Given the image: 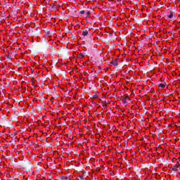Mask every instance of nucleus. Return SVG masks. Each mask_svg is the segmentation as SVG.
Returning <instances> with one entry per match:
<instances>
[{"label": "nucleus", "instance_id": "f257e3e1", "mask_svg": "<svg viewBox=\"0 0 180 180\" xmlns=\"http://www.w3.org/2000/svg\"><path fill=\"white\" fill-rule=\"evenodd\" d=\"M111 65H113L114 67H116L118 65L119 63L117 62V59L113 60L110 62Z\"/></svg>", "mask_w": 180, "mask_h": 180}, {"label": "nucleus", "instance_id": "f03ea898", "mask_svg": "<svg viewBox=\"0 0 180 180\" xmlns=\"http://www.w3.org/2000/svg\"><path fill=\"white\" fill-rule=\"evenodd\" d=\"M169 19H175V15H174V13L170 12L169 15H167Z\"/></svg>", "mask_w": 180, "mask_h": 180}, {"label": "nucleus", "instance_id": "7ed1b4c3", "mask_svg": "<svg viewBox=\"0 0 180 180\" xmlns=\"http://www.w3.org/2000/svg\"><path fill=\"white\" fill-rule=\"evenodd\" d=\"M179 165H176L175 166H174L173 167H172V171H174V172H177V171H178V169L179 168Z\"/></svg>", "mask_w": 180, "mask_h": 180}, {"label": "nucleus", "instance_id": "20e7f679", "mask_svg": "<svg viewBox=\"0 0 180 180\" xmlns=\"http://www.w3.org/2000/svg\"><path fill=\"white\" fill-rule=\"evenodd\" d=\"M165 85H166L165 84H162V83L159 84L160 88H162V89L165 88Z\"/></svg>", "mask_w": 180, "mask_h": 180}, {"label": "nucleus", "instance_id": "39448f33", "mask_svg": "<svg viewBox=\"0 0 180 180\" xmlns=\"http://www.w3.org/2000/svg\"><path fill=\"white\" fill-rule=\"evenodd\" d=\"M82 35L83 36H88V31L83 32Z\"/></svg>", "mask_w": 180, "mask_h": 180}, {"label": "nucleus", "instance_id": "423d86ee", "mask_svg": "<svg viewBox=\"0 0 180 180\" xmlns=\"http://www.w3.org/2000/svg\"><path fill=\"white\" fill-rule=\"evenodd\" d=\"M179 161H180V158H179Z\"/></svg>", "mask_w": 180, "mask_h": 180}]
</instances>
